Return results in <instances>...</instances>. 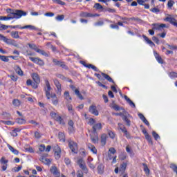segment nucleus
I'll list each match as a JSON object with an SVG mask.
<instances>
[{"label": "nucleus", "mask_w": 177, "mask_h": 177, "mask_svg": "<svg viewBox=\"0 0 177 177\" xmlns=\"http://www.w3.org/2000/svg\"><path fill=\"white\" fill-rule=\"evenodd\" d=\"M102 123H97L95 124L93 126V133L94 135H96V133H97V131H100V129H102Z\"/></svg>", "instance_id": "nucleus-15"}, {"label": "nucleus", "mask_w": 177, "mask_h": 177, "mask_svg": "<svg viewBox=\"0 0 177 177\" xmlns=\"http://www.w3.org/2000/svg\"><path fill=\"white\" fill-rule=\"evenodd\" d=\"M128 164L125 162H123L122 165H120L119 172H121V174L123 175V174H125V170L127 169Z\"/></svg>", "instance_id": "nucleus-18"}, {"label": "nucleus", "mask_w": 177, "mask_h": 177, "mask_svg": "<svg viewBox=\"0 0 177 177\" xmlns=\"http://www.w3.org/2000/svg\"><path fill=\"white\" fill-rule=\"evenodd\" d=\"M67 109H68V111L71 113V114H74V110L73 109V105L68 104Z\"/></svg>", "instance_id": "nucleus-54"}, {"label": "nucleus", "mask_w": 177, "mask_h": 177, "mask_svg": "<svg viewBox=\"0 0 177 177\" xmlns=\"http://www.w3.org/2000/svg\"><path fill=\"white\" fill-rule=\"evenodd\" d=\"M12 17H3L0 16V20H12Z\"/></svg>", "instance_id": "nucleus-60"}, {"label": "nucleus", "mask_w": 177, "mask_h": 177, "mask_svg": "<svg viewBox=\"0 0 177 177\" xmlns=\"http://www.w3.org/2000/svg\"><path fill=\"white\" fill-rule=\"evenodd\" d=\"M55 120V121L59 122V124H64V120H63V118H62V116L58 115Z\"/></svg>", "instance_id": "nucleus-34"}, {"label": "nucleus", "mask_w": 177, "mask_h": 177, "mask_svg": "<svg viewBox=\"0 0 177 177\" xmlns=\"http://www.w3.org/2000/svg\"><path fill=\"white\" fill-rule=\"evenodd\" d=\"M31 77L36 84H39L41 82V78L39 77V75H38V73H32Z\"/></svg>", "instance_id": "nucleus-17"}, {"label": "nucleus", "mask_w": 177, "mask_h": 177, "mask_svg": "<svg viewBox=\"0 0 177 177\" xmlns=\"http://www.w3.org/2000/svg\"><path fill=\"white\" fill-rule=\"evenodd\" d=\"M0 41H3L6 44H9V39L6 38V37L0 34Z\"/></svg>", "instance_id": "nucleus-37"}, {"label": "nucleus", "mask_w": 177, "mask_h": 177, "mask_svg": "<svg viewBox=\"0 0 177 177\" xmlns=\"http://www.w3.org/2000/svg\"><path fill=\"white\" fill-rule=\"evenodd\" d=\"M88 149L92 151L94 154H96L97 153V149H96V147H94V145H92V144H88L87 145Z\"/></svg>", "instance_id": "nucleus-24"}, {"label": "nucleus", "mask_w": 177, "mask_h": 177, "mask_svg": "<svg viewBox=\"0 0 177 177\" xmlns=\"http://www.w3.org/2000/svg\"><path fill=\"white\" fill-rule=\"evenodd\" d=\"M98 174H103V165H100L97 167Z\"/></svg>", "instance_id": "nucleus-59"}, {"label": "nucleus", "mask_w": 177, "mask_h": 177, "mask_svg": "<svg viewBox=\"0 0 177 177\" xmlns=\"http://www.w3.org/2000/svg\"><path fill=\"white\" fill-rule=\"evenodd\" d=\"M166 46H167V49H170V50H177V46L176 45H170L169 44H167Z\"/></svg>", "instance_id": "nucleus-35"}, {"label": "nucleus", "mask_w": 177, "mask_h": 177, "mask_svg": "<svg viewBox=\"0 0 177 177\" xmlns=\"http://www.w3.org/2000/svg\"><path fill=\"white\" fill-rule=\"evenodd\" d=\"M170 168L174 171V172H176L177 175V165L174 163H171Z\"/></svg>", "instance_id": "nucleus-45"}, {"label": "nucleus", "mask_w": 177, "mask_h": 177, "mask_svg": "<svg viewBox=\"0 0 177 177\" xmlns=\"http://www.w3.org/2000/svg\"><path fill=\"white\" fill-rule=\"evenodd\" d=\"M8 77L10 78V80H12V81H14V82H16V81H17V80L19 79V77L15 75H10Z\"/></svg>", "instance_id": "nucleus-49"}, {"label": "nucleus", "mask_w": 177, "mask_h": 177, "mask_svg": "<svg viewBox=\"0 0 177 177\" xmlns=\"http://www.w3.org/2000/svg\"><path fill=\"white\" fill-rule=\"evenodd\" d=\"M174 5H175V1H174L173 0L168 1L167 6H168L169 9H172V6H174Z\"/></svg>", "instance_id": "nucleus-42"}, {"label": "nucleus", "mask_w": 177, "mask_h": 177, "mask_svg": "<svg viewBox=\"0 0 177 177\" xmlns=\"http://www.w3.org/2000/svg\"><path fill=\"white\" fill-rule=\"evenodd\" d=\"M53 2H55V3H57L58 5H62V6H64V5H66V3L63 2L61 0H53Z\"/></svg>", "instance_id": "nucleus-58"}, {"label": "nucleus", "mask_w": 177, "mask_h": 177, "mask_svg": "<svg viewBox=\"0 0 177 177\" xmlns=\"http://www.w3.org/2000/svg\"><path fill=\"white\" fill-rule=\"evenodd\" d=\"M91 16L92 13L88 12H81L80 14V17H91Z\"/></svg>", "instance_id": "nucleus-27"}, {"label": "nucleus", "mask_w": 177, "mask_h": 177, "mask_svg": "<svg viewBox=\"0 0 177 177\" xmlns=\"http://www.w3.org/2000/svg\"><path fill=\"white\" fill-rule=\"evenodd\" d=\"M28 45L30 49H33V50H35V52H37L39 49L38 47H37V45L34 44H28Z\"/></svg>", "instance_id": "nucleus-39"}, {"label": "nucleus", "mask_w": 177, "mask_h": 177, "mask_svg": "<svg viewBox=\"0 0 177 177\" xmlns=\"http://www.w3.org/2000/svg\"><path fill=\"white\" fill-rule=\"evenodd\" d=\"M55 19H56L57 21H62V20H64V15H57V16L55 17Z\"/></svg>", "instance_id": "nucleus-48"}, {"label": "nucleus", "mask_w": 177, "mask_h": 177, "mask_svg": "<svg viewBox=\"0 0 177 177\" xmlns=\"http://www.w3.org/2000/svg\"><path fill=\"white\" fill-rule=\"evenodd\" d=\"M58 138L59 140H62V142H66V136H64V133L59 132L58 133Z\"/></svg>", "instance_id": "nucleus-31"}, {"label": "nucleus", "mask_w": 177, "mask_h": 177, "mask_svg": "<svg viewBox=\"0 0 177 177\" xmlns=\"http://www.w3.org/2000/svg\"><path fill=\"white\" fill-rule=\"evenodd\" d=\"M164 21H168V23H170L171 26H174V27L177 28V20L174 17H167L164 19Z\"/></svg>", "instance_id": "nucleus-9"}, {"label": "nucleus", "mask_w": 177, "mask_h": 177, "mask_svg": "<svg viewBox=\"0 0 177 177\" xmlns=\"http://www.w3.org/2000/svg\"><path fill=\"white\" fill-rule=\"evenodd\" d=\"M53 82L57 88V95H62V84H60V82H59L57 79H54Z\"/></svg>", "instance_id": "nucleus-8"}, {"label": "nucleus", "mask_w": 177, "mask_h": 177, "mask_svg": "<svg viewBox=\"0 0 177 177\" xmlns=\"http://www.w3.org/2000/svg\"><path fill=\"white\" fill-rule=\"evenodd\" d=\"M145 139L147 140V142L149 143V145H151V146H153V140H151V136H150V135H147L145 136Z\"/></svg>", "instance_id": "nucleus-44"}, {"label": "nucleus", "mask_w": 177, "mask_h": 177, "mask_svg": "<svg viewBox=\"0 0 177 177\" xmlns=\"http://www.w3.org/2000/svg\"><path fill=\"white\" fill-rule=\"evenodd\" d=\"M153 30H160V24H153Z\"/></svg>", "instance_id": "nucleus-57"}, {"label": "nucleus", "mask_w": 177, "mask_h": 177, "mask_svg": "<svg viewBox=\"0 0 177 177\" xmlns=\"http://www.w3.org/2000/svg\"><path fill=\"white\" fill-rule=\"evenodd\" d=\"M142 38H144L145 41L147 42V44L150 45V46H156V44H154V43L151 40H150L149 38L147 37V36L142 35Z\"/></svg>", "instance_id": "nucleus-22"}, {"label": "nucleus", "mask_w": 177, "mask_h": 177, "mask_svg": "<svg viewBox=\"0 0 177 177\" xmlns=\"http://www.w3.org/2000/svg\"><path fill=\"white\" fill-rule=\"evenodd\" d=\"M53 62L54 63V64H55V66H59V67H62V68H64L65 70H68V67H67V66L66 65V64H64V62H60L57 59H53Z\"/></svg>", "instance_id": "nucleus-12"}, {"label": "nucleus", "mask_w": 177, "mask_h": 177, "mask_svg": "<svg viewBox=\"0 0 177 177\" xmlns=\"http://www.w3.org/2000/svg\"><path fill=\"white\" fill-rule=\"evenodd\" d=\"M77 164L79 165L81 169H82V171H84V172L86 174H88V169L86 168V166L85 165V161H84L83 158L78 159Z\"/></svg>", "instance_id": "nucleus-6"}, {"label": "nucleus", "mask_w": 177, "mask_h": 177, "mask_svg": "<svg viewBox=\"0 0 177 177\" xmlns=\"http://www.w3.org/2000/svg\"><path fill=\"white\" fill-rule=\"evenodd\" d=\"M107 134L102 133L100 137L101 146H106V143H107Z\"/></svg>", "instance_id": "nucleus-16"}, {"label": "nucleus", "mask_w": 177, "mask_h": 177, "mask_svg": "<svg viewBox=\"0 0 177 177\" xmlns=\"http://www.w3.org/2000/svg\"><path fill=\"white\" fill-rule=\"evenodd\" d=\"M154 56L158 63L160 64H164V59L157 53V52H154Z\"/></svg>", "instance_id": "nucleus-21"}, {"label": "nucleus", "mask_w": 177, "mask_h": 177, "mask_svg": "<svg viewBox=\"0 0 177 177\" xmlns=\"http://www.w3.org/2000/svg\"><path fill=\"white\" fill-rule=\"evenodd\" d=\"M12 104L15 107H19V106H20V100H19L18 99L13 100Z\"/></svg>", "instance_id": "nucleus-40"}, {"label": "nucleus", "mask_w": 177, "mask_h": 177, "mask_svg": "<svg viewBox=\"0 0 177 177\" xmlns=\"http://www.w3.org/2000/svg\"><path fill=\"white\" fill-rule=\"evenodd\" d=\"M101 75H102V77H104L105 80H106V81H109V82H112V84H115V82H114V80L111 78V77H110V75L103 72H101Z\"/></svg>", "instance_id": "nucleus-19"}, {"label": "nucleus", "mask_w": 177, "mask_h": 177, "mask_svg": "<svg viewBox=\"0 0 177 177\" xmlns=\"http://www.w3.org/2000/svg\"><path fill=\"white\" fill-rule=\"evenodd\" d=\"M88 111L93 115H99V111H97V108L96 107V105L90 106L88 109Z\"/></svg>", "instance_id": "nucleus-13"}, {"label": "nucleus", "mask_w": 177, "mask_h": 177, "mask_svg": "<svg viewBox=\"0 0 177 177\" xmlns=\"http://www.w3.org/2000/svg\"><path fill=\"white\" fill-rule=\"evenodd\" d=\"M1 164H3L4 165H8L9 160H6V158L2 157L0 160Z\"/></svg>", "instance_id": "nucleus-46"}, {"label": "nucleus", "mask_w": 177, "mask_h": 177, "mask_svg": "<svg viewBox=\"0 0 177 177\" xmlns=\"http://www.w3.org/2000/svg\"><path fill=\"white\" fill-rule=\"evenodd\" d=\"M55 76L57 78H59L60 80H62V81H66V80H67V77H66L64 75H63L60 73H56Z\"/></svg>", "instance_id": "nucleus-41"}, {"label": "nucleus", "mask_w": 177, "mask_h": 177, "mask_svg": "<svg viewBox=\"0 0 177 177\" xmlns=\"http://www.w3.org/2000/svg\"><path fill=\"white\" fill-rule=\"evenodd\" d=\"M94 8H95V9H97L98 10L103 9V6L102 5H100V3H96L94 5Z\"/></svg>", "instance_id": "nucleus-51"}, {"label": "nucleus", "mask_w": 177, "mask_h": 177, "mask_svg": "<svg viewBox=\"0 0 177 177\" xmlns=\"http://www.w3.org/2000/svg\"><path fill=\"white\" fill-rule=\"evenodd\" d=\"M26 28H29L30 30H35V26H32V25H26L25 26H22L21 28V30H24V29H26Z\"/></svg>", "instance_id": "nucleus-38"}, {"label": "nucleus", "mask_w": 177, "mask_h": 177, "mask_svg": "<svg viewBox=\"0 0 177 177\" xmlns=\"http://www.w3.org/2000/svg\"><path fill=\"white\" fill-rule=\"evenodd\" d=\"M41 136H42V135L40 134L39 132H38V131H35V138L36 139H41Z\"/></svg>", "instance_id": "nucleus-56"}, {"label": "nucleus", "mask_w": 177, "mask_h": 177, "mask_svg": "<svg viewBox=\"0 0 177 177\" xmlns=\"http://www.w3.org/2000/svg\"><path fill=\"white\" fill-rule=\"evenodd\" d=\"M94 137L91 136V139L93 142V143H97L99 142V136H97V133L94 134Z\"/></svg>", "instance_id": "nucleus-28"}, {"label": "nucleus", "mask_w": 177, "mask_h": 177, "mask_svg": "<svg viewBox=\"0 0 177 177\" xmlns=\"http://www.w3.org/2000/svg\"><path fill=\"white\" fill-rule=\"evenodd\" d=\"M50 171L51 174L54 175V176H56V177L60 176V171H59V169H57V167L56 166H52Z\"/></svg>", "instance_id": "nucleus-14"}, {"label": "nucleus", "mask_w": 177, "mask_h": 177, "mask_svg": "<svg viewBox=\"0 0 177 177\" xmlns=\"http://www.w3.org/2000/svg\"><path fill=\"white\" fill-rule=\"evenodd\" d=\"M64 97L68 103H71V100H73V98H71V96L70 95V93L68 91H65L64 93Z\"/></svg>", "instance_id": "nucleus-20"}, {"label": "nucleus", "mask_w": 177, "mask_h": 177, "mask_svg": "<svg viewBox=\"0 0 177 177\" xmlns=\"http://www.w3.org/2000/svg\"><path fill=\"white\" fill-rule=\"evenodd\" d=\"M112 109L115 110V111H119V110H122V108H120L117 104H113L112 106Z\"/></svg>", "instance_id": "nucleus-47"}, {"label": "nucleus", "mask_w": 177, "mask_h": 177, "mask_svg": "<svg viewBox=\"0 0 177 177\" xmlns=\"http://www.w3.org/2000/svg\"><path fill=\"white\" fill-rule=\"evenodd\" d=\"M88 124L89 125H95V124H96V120L93 118H90Z\"/></svg>", "instance_id": "nucleus-61"}, {"label": "nucleus", "mask_w": 177, "mask_h": 177, "mask_svg": "<svg viewBox=\"0 0 177 177\" xmlns=\"http://www.w3.org/2000/svg\"><path fill=\"white\" fill-rule=\"evenodd\" d=\"M22 16H27V12H24L21 10H15V11H14L13 15L12 18V19H20Z\"/></svg>", "instance_id": "nucleus-2"}, {"label": "nucleus", "mask_w": 177, "mask_h": 177, "mask_svg": "<svg viewBox=\"0 0 177 177\" xmlns=\"http://www.w3.org/2000/svg\"><path fill=\"white\" fill-rule=\"evenodd\" d=\"M142 165L144 167V171L145 172L146 175H150V169H149V167H147V164L142 163Z\"/></svg>", "instance_id": "nucleus-30"}, {"label": "nucleus", "mask_w": 177, "mask_h": 177, "mask_svg": "<svg viewBox=\"0 0 177 177\" xmlns=\"http://www.w3.org/2000/svg\"><path fill=\"white\" fill-rule=\"evenodd\" d=\"M30 60L33 63H35V64H38V66H45V62L44 60L41 59L39 57H29Z\"/></svg>", "instance_id": "nucleus-7"}, {"label": "nucleus", "mask_w": 177, "mask_h": 177, "mask_svg": "<svg viewBox=\"0 0 177 177\" xmlns=\"http://www.w3.org/2000/svg\"><path fill=\"white\" fill-rule=\"evenodd\" d=\"M152 136L155 140H158V139H160V135H158V133H157L156 131L152 132Z\"/></svg>", "instance_id": "nucleus-52"}, {"label": "nucleus", "mask_w": 177, "mask_h": 177, "mask_svg": "<svg viewBox=\"0 0 177 177\" xmlns=\"http://www.w3.org/2000/svg\"><path fill=\"white\" fill-rule=\"evenodd\" d=\"M80 63L84 66V67H86V68H92L94 71H96L97 73H100V71L97 67L95 66V65H93L91 64H86L85 61H80Z\"/></svg>", "instance_id": "nucleus-3"}, {"label": "nucleus", "mask_w": 177, "mask_h": 177, "mask_svg": "<svg viewBox=\"0 0 177 177\" xmlns=\"http://www.w3.org/2000/svg\"><path fill=\"white\" fill-rule=\"evenodd\" d=\"M107 133L111 139H114V138H115V133L111 130H107Z\"/></svg>", "instance_id": "nucleus-36"}, {"label": "nucleus", "mask_w": 177, "mask_h": 177, "mask_svg": "<svg viewBox=\"0 0 177 177\" xmlns=\"http://www.w3.org/2000/svg\"><path fill=\"white\" fill-rule=\"evenodd\" d=\"M45 149H46L45 145H43V144H41L39 147V151H44Z\"/></svg>", "instance_id": "nucleus-63"}, {"label": "nucleus", "mask_w": 177, "mask_h": 177, "mask_svg": "<svg viewBox=\"0 0 177 177\" xmlns=\"http://www.w3.org/2000/svg\"><path fill=\"white\" fill-rule=\"evenodd\" d=\"M129 113L127 111L124 110V115L122 117V120L126 122V125H127V127H131V120H129Z\"/></svg>", "instance_id": "nucleus-4"}, {"label": "nucleus", "mask_w": 177, "mask_h": 177, "mask_svg": "<svg viewBox=\"0 0 177 177\" xmlns=\"http://www.w3.org/2000/svg\"><path fill=\"white\" fill-rule=\"evenodd\" d=\"M15 10L8 8L6 10L7 13H10V15H12L13 16V13H15Z\"/></svg>", "instance_id": "nucleus-62"}, {"label": "nucleus", "mask_w": 177, "mask_h": 177, "mask_svg": "<svg viewBox=\"0 0 177 177\" xmlns=\"http://www.w3.org/2000/svg\"><path fill=\"white\" fill-rule=\"evenodd\" d=\"M124 99L127 102V103H129V104H130V106H131L133 109L136 107L135 103H133V102H132V100H131V99H129V97H128L127 95H124Z\"/></svg>", "instance_id": "nucleus-26"}, {"label": "nucleus", "mask_w": 177, "mask_h": 177, "mask_svg": "<svg viewBox=\"0 0 177 177\" xmlns=\"http://www.w3.org/2000/svg\"><path fill=\"white\" fill-rule=\"evenodd\" d=\"M11 37H12V38H15L16 39L20 38V36L19 35V32L17 31L11 32Z\"/></svg>", "instance_id": "nucleus-33"}, {"label": "nucleus", "mask_w": 177, "mask_h": 177, "mask_svg": "<svg viewBox=\"0 0 177 177\" xmlns=\"http://www.w3.org/2000/svg\"><path fill=\"white\" fill-rule=\"evenodd\" d=\"M68 143L69 149H71L72 153H75V154H77V153H78V145H77V143L71 140H68Z\"/></svg>", "instance_id": "nucleus-1"}, {"label": "nucleus", "mask_w": 177, "mask_h": 177, "mask_svg": "<svg viewBox=\"0 0 177 177\" xmlns=\"http://www.w3.org/2000/svg\"><path fill=\"white\" fill-rule=\"evenodd\" d=\"M15 71L16 72L17 74H18V75H20L21 77H23L24 75V73L23 71L21 70V68H20V66H15Z\"/></svg>", "instance_id": "nucleus-23"}, {"label": "nucleus", "mask_w": 177, "mask_h": 177, "mask_svg": "<svg viewBox=\"0 0 177 177\" xmlns=\"http://www.w3.org/2000/svg\"><path fill=\"white\" fill-rule=\"evenodd\" d=\"M0 60H1V62H4L5 63H8V62H9V56L0 55Z\"/></svg>", "instance_id": "nucleus-32"}, {"label": "nucleus", "mask_w": 177, "mask_h": 177, "mask_svg": "<svg viewBox=\"0 0 177 177\" xmlns=\"http://www.w3.org/2000/svg\"><path fill=\"white\" fill-rule=\"evenodd\" d=\"M54 151H55V158L56 160H59L61 157L62 150L60 147L57 145L54 147Z\"/></svg>", "instance_id": "nucleus-11"}, {"label": "nucleus", "mask_w": 177, "mask_h": 177, "mask_svg": "<svg viewBox=\"0 0 177 177\" xmlns=\"http://www.w3.org/2000/svg\"><path fill=\"white\" fill-rule=\"evenodd\" d=\"M126 151L129 153V154H132V147H131L129 145H127L126 147Z\"/></svg>", "instance_id": "nucleus-55"}, {"label": "nucleus", "mask_w": 177, "mask_h": 177, "mask_svg": "<svg viewBox=\"0 0 177 177\" xmlns=\"http://www.w3.org/2000/svg\"><path fill=\"white\" fill-rule=\"evenodd\" d=\"M37 52V53H40V55H42L43 56H48V53H46V52H45V50H44L38 48Z\"/></svg>", "instance_id": "nucleus-50"}, {"label": "nucleus", "mask_w": 177, "mask_h": 177, "mask_svg": "<svg viewBox=\"0 0 177 177\" xmlns=\"http://www.w3.org/2000/svg\"><path fill=\"white\" fill-rule=\"evenodd\" d=\"M50 89H52V88L50 87V84H49V81H46L44 91L46 92V96L48 100L50 99V96L52 95V94L50 95Z\"/></svg>", "instance_id": "nucleus-5"}, {"label": "nucleus", "mask_w": 177, "mask_h": 177, "mask_svg": "<svg viewBox=\"0 0 177 177\" xmlns=\"http://www.w3.org/2000/svg\"><path fill=\"white\" fill-rule=\"evenodd\" d=\"M17 124H26V119H23V118H18L17 120Z\"/></svg>", "instance_id": "nucleus-53"}, {"label": "nucleus", "mask_w": 177, "mask_h": 177, "mask_svg": "<svg viewBox=\"0 0 177 177\" xmlns=\"http://www.w3.org/2000/svg\"><path fill=\"white\" fill-rule=\"evenodd\" d=\"M51 97L52 99V102L53 104H55V106L57 104V103L59 102L57 101V97H56V94H51V95L50 96V98Z\"/></svg>", "instance_id": "nucleus-25"}, {"label": "nucleus", "mask_w": 177, "mask_h": 177, "mask_svg": "<svg viewBox=\"0 0 177 177\" xmlns=\"http://www.w3.org/2000/svg\"><path fill=\"white\" fill-rule=\"evenodd\" d=\"M68 133H74L75 132V127H74V122L71 120L68 122Z\"/></svg>", "instance_id": "nucleus-10"}, {"label": "nucleus", "mask_w": 177, "mask_h": 177, "mask_svg": "<svg viewBox=\"0 0 177 177\" xmlns=\"http://www.w3.org/2000/svg\"><path fill=\"white\" fill-rule=\"evenodd\" d=\"M168 75L171 79L177 78V73L176 72H170L168 73Z\"/></svg>", "instance_id": "nucleus-43"}, {"label": "nucleus", "mask_w": 177, "mask_h": 177, "mask_svg": "<svg viewBox=\"0 0 177 177\" xmlns=\"http://www.w3.org/2000/svg\"><path fill=\"white\" fill-rule=\"evenodd\" d=\"M8 147L9 150H10L12 151V153H13V154H15L16 156H17L19 154V151H17V149H15L11 145H8Z\"/></svg>", "instance_id": "nucleus-29"}, {"label": "nucleus", "mask_w": 177, "mask_h": 177, "mask_svg": "<svg viewBox=\"0 0 177 177\" xmlns=\"http://www.w3.org/2000/svg\"><path fill=\"white\" fill-rule=\"evenodd\" d=\"M77 177H84V173L82 172V171H77Z\"/></svg>", "instance_id": "nucleus-64"}]
</instances>
